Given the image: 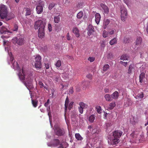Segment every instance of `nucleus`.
I'll list each match as a JSON object with an SVG mask.
<instances>
[{"label": "nucleus", "instance_id": "nucleus-1", "mask_svg": "<svg viewBox=\"0 0 148 148\" xmlns=\"http://www.w3.org/2000/svg\"><path fill=\"white\" fill-rule=\"evenodd\" d=\"M123 132L120 130L115 131L113 133V135L108 138V142L110 145H114L117 144L119 142V139L120 138Z\"/></svg>", "mask_w": 148, "mask_h": 148}, {"label": "nucleus", "instance_id": "nucleus-2", "mask_svg": "<svg viewBox=\"0 0 148 148\" xmlns=\"http://www.w3.org/2000/svg\"><path fill=\"white\" fill-rule=\"evenodd\" d=\"M45 23H43L41 20H38L35 22L34 27L35 29L38 30H44Z\"/></svg>", "mask_w": 148, "mask_h": 148}, {"label": "nucleus", "instance_id": "nucleus-3", "mask_svg": "<svg viewBox=\"0 0 148 148\" xmlns=\"http://www.w3.org/2000/svg\"><path fill=\"white\" fill-rule=\"evenodd\" d=\"M35 66L37 69L42 68L41 58L39 55H36L35 58Z\"/></svg>", "mask_w": 148, "mask_h": 148}, {"label": "nucleus", "instance_id": "nucleus-4", "mask_svg": "<svg viewBox=\"0 0 148 148\" xmlns=\"http://www.w3.org/2000/svg\"><path fill=\"white\" fill-rule=\"evenodd\" d=\"M7 16V8L4 5H2L0 7V16L1 19L5 18Z\"/></svg>", "mask_w": 148, "mask_h": 148}, {"label": "nucleus", "instance_id": "nucleus-5", "mask_svg": "<svg viewBox=\"0 0 148 148\" xmlns=\"http://www.w3.org/2000/svg\"><path fill=\"white\" fill-rule=\"evenodd\" d=\"M54 132L56 135L58 136H64L65 134V132L64 129L61 128L56 126H54Z\"/></svg>", "mask_w": 148, "mask_h": 148}, {"label": "nucleus", "instance_id": "nucleus-6", "mask_svg": "<svg viewBox=\"0 0 148 148\" xmlns=\"http://www.w3.org/2000/svg\"><path fill=\"white\" fill-rule=\"evenodd\" d=\"M12 42L14 44L17 43L18 45H21L24 44V38L21 36L19 37L18 38L17 37L14 38L12 39Z\"/></svg>", "mask_w": 148, "mask_h": 148}, {"label": "nucleus", "instance_id": "nucleus-7", "mask_svg": "<svg viewBox=\"0 0 148 148\" xmlns=\"http://www.w3.org/2000/svg\"><path fill=\"white\" fill-rule=\"evenodd\" d=\"M121 19L123 21H124L125 18L127 16V10L126 8L123 7H121Z\"/></svg>", "mask_w": 148, "mask_h": 148}, {"label": "nucleus", "instance_id": "nucleus-8", "mask_svg": "<svg viewBox=\"0 0 148 148\" xmlns=\"http://www.w3.org/2000/svg\"><path fill=\"white\" fill-rule=\"evenodd\" d=\"M9 56L10 57V60L11 63L12 64V66L14 69H15V65H16L17 66H18V63L17 62H15V61H14V58L13 57V56L12 55L11 53H9Z\"/></svg>", "mask_w": 148, "mask_h": 148}, {"label": "nucleus", "instance_id": "nucleus-9", "mask_svg": "<svg viewBox=\"0 0 148 148\" xmlns=\"http://www.w3.org/2000/svg\"><path fill=\"white\" fill-rule=\"evenodd\" d=\"M100 6L102 8L103 11L105 13L107 14L109 13V9L107 6L102 3L100 4Z\"/></svg>", "mask_w": 148, "mask_h": 148}, {"label": "nucleus", "instance_id": "nucleus-10", "mask_svg": "<svg viewBox=\"0 0 148 148\" xmlns=\"http://www.w3.org/2000/svg\"><path fill=\"white\" fill-rule=\"evenodd\" d=\"M9 32L10 31L3 26H2L0 29V33L1 34H5Z\"/></svg>", "mask_w": 148, "mask_h": 148}, {"label": "nucleus", "instance_id": "nucleus-11", "mask_svg": "<svg viewBox=\"0 0 148 148\" xmlns=\"http://www.w3.org/2000/svg\"><path fill=\"white\" fill-rule=\"evenodd\" d=\"M22 73H21V72H20L18 73V75L20 79L22 80H24L25 79V73L23 69H22Z\"/></svg>", "mask_w": 148, "mask_h": 148}, {"label": "nucleus", "instance_id": "nucleus-12", "mask_svg": "<svg viewBox=\"0 0 148 148\" xmlns=\"http://www.w3.org/2000/svg\"><path fill=\"white\" fill-rule=\"evenodd\" d=\"M94 28L91 25H89L88 27V34L90 36L94 32Z\"/></svg>", "mask_w": 148, "mask_h": 148}, {"label": "nucleus", "instance_id": "nucleus-13", "mask_svg": "<svg viewBox=\"0 0 148 148\" xmlns=\"http://www.w3.org/2000/svg\"><path fill=\"white\" fill-rule=\"evenodd\" d=\"M73 32L74 34L77 37H79V36L80 35L79 33V31L78 28L75 27L73 28Z\"/></svg>", "mask_w": 148, "mask_h": 148}, {"label": "nucleus", "instance_id": "nucleus-14", "mask_svg": "<svg viewBox=\"0 0 148 148\" xmlns=\"http://www.w3.org/2000/svg\"><path fill=\"white\" fill-rule=\"evenodd\" d=\"M145 73L143 72L141 73L139 76V82L140 83H142L145 80Z\"/></svg>", "mask_w": 148, "mask_h": 148}, {"label": "nucleus", "instance_id": "nucleus-15", "mask_svg": "<svg viewBox=\"0 0 148 148\" xmlns=\"http://www.w3.org/2000/svg\"><path fill=\"white\" fill-rule=\"evenodd\" d=\"M36 10L37 13L38 14H40L42 12L43 8L42 6L38 5L36 6Z\"/></svg>", "mask_w": 148, "mask_h": 148}, {"label": "nucleus", "instance_id": "nucleus-16", "mask_svg": "<svg viewBox=\"0 0 148 148\" xmlns=\"http://www.w3.org/2000/svg\"><path fill=\"white\" fill-rule=\"evenodd\" d=\"M38 31V37L40 38H43L45 36L44 30H39Z\"/></svg>", "mask_w": 148, "mask_h": 148}, {"label": "nucleus", "instance_id": "nucleus-17", "mask_svg": "<svg viewBox=\"0 0 148 148\" xmlns=\"http://www.w3.org/2000/svg\"><path fill=\"white\" fill-rule=\"evenodd\" d=\"M133 64H130L129 66L127 73L129 74H131L132 72L134 71L135 69Z\"/></svg>", "mask_w": 148, "mask_h": 148}, {"label": "nucleus", "instance_id": "nucleus-18", "mask_svg": "<svg viewBox=\"0 0 148 148\" xmlns=\"http://www.w3.org/2000/svg\"><path fill=\"white\" fill-rule=\"evenodd\" d=\"M95 21L96 23L98 24L99 23L101 18L100 14L98 13H96L95 15Z\"/></svg>", "mask_w": 148, "mask_h": 148}, {"label": "nucleus", "instance_id": "nucleus-19", "mask_svg": "<svg viewBox=\"0 0 148 148\" xmlns=\"http://www.w3.org/2000/svg\"><path fill=\"white\" fill-rule=\"evenodd\" d=\"M142 42V39L141 37H138L137 38L135 42V45L137 46L140 45Z\"/></svg>", "mask_w": 148, "mask_h": 148}, {"label": "nucleus", "instance_id": "nucleus-20", "mask_svg": "<svg viewBox=\"0 0 148 148\" xmlns=\"http://www.w3.org/2000/svg\"><path fill=\"white\" fill-rule=\"evenodd\" d=\"M111 96L112 98L115 99H117L119 97V93L117 91H116L114 92L112 95Z\"/></svg>", "mask_w": 148, "mask_h": 148}, {"label": "nucleus", "instance_id": "nucleus-21", "mask_svg": "<svg viewBox=\"0 0 148 148\" xmlns=\"http://www.w3.org/2000/svg\"><path fill=\"white\" fill-rule=\"evenodd\" d=\"M104 97L106 101H111L112 100V98L109 94H106L104 96Z\"/></svg>", "mask_w": 148, "mask_h": 148}, {"label": "nucleus", "instance_id": "nucleus-22", "mask_svg": "<svg viewBox=\"0 0 148 148\" xmlns=\"http://www.w3.org/2000/svg\"><path fill=\"white\" fill-rule=\"evenodd\" d=\"M69 103V99L68 97L66 98L65 103V115L66 113V110L68 106Z\"/></svg>", "mask_w": 148, "mask_h": 148}, {"label": "nucleus", "instance_id": "nucleus-23", "mask_svg": "<svg viewBox=\"0 0 148 148\" xmlns=\"http://www.w3.org/2000/svg\"><path fill=\"white\" fill-rule=\"evenodd\" d=\"M95 119V115L92 114L89 117L88 120L90 123H93Z\"/></svg>", "mask_w": 148, "mask_h": 148}, {"label": "nucleus", "instance_id": "nucleus-24", "mask_svg": "<svg viewBox=\"0 0 148 148\" xmlns=\"http://www.w3.org/2000/svg\"><path fill=\"white\" fill-rule=\"evenodd\" d=\"M124 42L126 44H127L128 43H130L131 41L130 38L128 37H125L124 38Z\"/></svg>", "mask_w": 148, "mask_h": 148}, {"label": "nucleus", "instance_id": "nucleus-25", "mask_svg": "<svg viewBox=\"0 0 148 148\" xmlns=\"http://www.w3.org/2000/svg\"><path fill=\"white\" fill-rule=\"evenodd\" d=\"M75 137L78 140H82L83 139V138L81 136L79 133H76L75 135Z\"/></svg>", "mask_w": 148, "mask_h": 148}, {"label": "nucleus", "instance_id": "nucleus-26", "mask_svg": "<svg viewBox=\"0 0 148 148\" xmlns=\"http://www.w3.org/2000/svg\"><path fill=\"white\" fill-rule=\"evenodd\" d=\"M60 144V141L58 139H55L53 140V144L56 146H57Z\"/></svg>", "mask_w": 148, "mask_h": 148}, {"label": "nucleus", "instance_id": "nucleus-27", "mask_svg": "<svg viewBox=\"0 0 148 148\" xmlns=\"http://www.w3.org/2000/svg\"><path fill=\"white\" fill-rule=\"evenodd\" d=\"M129 58V57L128 56L126 55H123L120 58V59L121 60H127Z\"/></svg>", "mask_w": 148, "mask_h": 148}, {"label": "nucleus", "instance_id": "nucleus-28", "mask_svg": "<svg viewBox=\"0 0 148 148\" xmlns=\"http://www.w3.org/2000/svg\"><path fill=\"white\" fill-rule=\"evenodd\" d=\"M117 42V40L116 38H115L113 39L110 42V44L111 45H113L116 44Z\"/></svg>", "mask_w": 148, "mask_h": 148}, {"label": "nucleus", "instance_id": "nucleus-29", "mask_svg": "<svg viewBox=\"0 0 148 148\" xmlns=\"http://www.w3.org/2000/svg\"><path fill=\"white\" fill-rule=\"evenodd\" d=\"M116 106V104L115 102H112L110 103L109 105V108L110 109H112Z\"/></svg>", "mask_w": 148, "mask_h": 148}, {"label": "nucleus", "instance_id": "nucleus-30", "mask_svg": "<svg viewBox=\"0 0 148 148\" xmlns=\"http://www.w3.org/2000/svg\"><path fill=\"white\" fill-rule=\"evenodd\" d=\"M32 102L33 106L34 107L36 108L37 107L38 103L37 101L32 99Z\"/></svg>", "mask_w": 148, "mask_h": 148}, {"label": "nucleus", "instance_id": "nucleus-31", "mask_svg": "<svg viewBox=\"0 0 148 148\" xmlns=\"http://www.w3.org/2000/svg\"><path fill=\"white\" fill-rule=\"evenodd\" d=\"M83 15V12L82 11H80L77 14V17L78 18L81 19Z\"/></svg>", "mask_w": 148, "mask_h": 148}, {"label": "nucleus", "instance_id": "nucleus-32", "mask_svg": "<svg viewBox=\"0 0 148 148\" xmlns=\"http://www.w3.org/2000/svg\"><path fill=\"white\" fill-rule=\"evenodd\" d=\"M97 112L99 114H101V112L102 109L101 106H97L96 107Z\"/></svg>", "mask_w": 148, "mask_h": 148}, {"label": "nucleus", "instance_id": "nucleus-33", "mask_svg": "<svg viewBox=\"0 0 148 148\" xmlns=\"http://www.w3.org/2000/svg\"><path fill=\"white\" fill-rule=\"evenodd\" d=\"M60 20V17L59 16H55L54 18V21L55 23H58Z\"/></svg>", "mask_w": 148, "mask_h": 148}, {"label": "nucleus", "instance_id": "nucleus-34", "mask_svg": "<svg viewBox=\"0 0 148 148\" xmlns=\"http://www.w3.org/2000/svg\"><path fill=\"white\" fill-rule=\"evenodd\" d=\"M26 13L25 15L26 16L29 15H30L31 13V10H30L29 8H27L26 10Z\"/></svg>", "mask_w": 148, "mask_h": 148}, {"label": "nucleus", "instance_id": "nucleus-35", "mask_svg": "<svg viewBox=\"0 0 148 148\" xmlns=\"http://www.w3.org/2000/svg\"><path fill=\"white\" fill-rule=\"evenodd\" d=\"M109 68V66L108 64H106L104 65L103 67V70L106 71L108 70Z\"/></svg>", "mask_w": 148, "mask_h": 148}, {"label": "nucleus", "instance_id": "nucleus-36", "mask_svg": "<svg viewBox=\"0 0 148 148\" xmlns=\"http://www.w3.org/2000/svg\"><path fill=\"white\" fill-rule=\"evenodd\" d=\"M79 105L80 106L79 107L82 108L84 109L86 107V106H87L83 102H80Z\"/></svg>", "mask_w": 148, "mask_h": 148}, {"label": "nucleus", "instance_id": "nucleus-37", "mask_svg": "<svg viewBox=\"0 0 148 148\" xmlns=\"http://www.w3.org/2000/svg\"><path fill=\"white\" fill-rule=\"evenodd\" d=\"M107 57L108 59L112 60L113 57V55L112 53H109L108 54Z\"/></svg>", "mask_w": 148, "mask_h": 148}, {"label": "nucleus", "instance_id": "nucleus-38", "mask_svg": "<svg viewBox=\"0 0 148 148\" xmlns=\"http://www.w3.org/2000/svg\"><path fill=\"white\" fill-rule=\"evenodd\" d=\"M110 21L108 19H106L105 22L103 24L104 25V28H105V27H106L107 25L110 23Z\"/></svg>", "mask_w": 148, "mask_h": 148}, {"label": "nucleus", "instance_id": "nucleus-39", "mask_svg": "<svg viewBox=\"0 0 148 148\" xmlns=\"http://www.w3.org/2000/svg\"><path fill=\"white\" fill-rule=\"evenodd\" d=\"M61 61L60 60H58L55 64V65L57 67H59L61 66Z\"/></svg>", "mask_w": 148, "mask_h": 148}, {"label": "nucleus", "instance_id": "nucleus-40", "mask_svg": "<svg viewBox=\"0 0 148 148\" xmlns=\"http://www.w3.org/2000/svg\"><path fill=\"white\" fill-rule=\"evenodd\" d=\"M127 106H131L132 104V101H131V100L129 99H127Z\"/></svg>", "mask_w": 148, "mask_h": 148}, {"label": "nucleus", "instance_id": "nucleus-41", "mask_svg": "<svg viewBox=\"0 0 148 148\" xmlns=\"http://www.w3.org/2000/svg\"><path fill=\"white\" fill-rule=\"evenodd\" d=\"M55 5V3H52L49 4V8L50 10H51Z\"/></svg>", "mask_w": 148, "mask_h": 148}, {"label": "nucleus", "instance_id": "nucleus-42", "mask_svg": "<svg viewBox=\"0 0 148 148\" xmlns=\"http://www.w3.org/2000/svg\"><path fill=\"white\" fill-rule=\"evenodd\" d=\"M137 96L138 97L139 99L143 98L144 97V94L143 92H141L140 93L138 94Z\"/></svg>", "mask_w": 148, "mask_h": 148}, {"label": "nucleus", "instance_id": "nucleus-43", "mask_svg": "<svg viewBox=\"0 0 148 148\" xmlns=\"http://www.w3.org/2000/svg\"><path fill=\"white\" fill-rule=\"evenodd\" d=\"M28 90L32 89L33 88V86L32 84L25 85Z\"/></svg>", "mask_w": 148, "mask_h": 148}, {"label": "nucleus", "instance_id": "nucleus-44", "mask_svg": "<svg viewBox=\"0 0 148 148\" xmlns=\"http://www.w3.org/2000/svg\"><path fill=\"white\" fill-rule=\"evenodd\" d=\"M59 74H56L53 77V79L56 81H57L58 78H59Z\"/></svg>", "mask_w": 148, "mask_h": 148}, {"label": "nucleus", "instance_id": "nucleus-45", "mask_svg": "<svg viewBox=\"0 0 148 148\" xmlns=\"http://www.w3.org/2000/svg\"><path fill=\"white\" fill-rule=\"evenodd\" d=\"M18 26L17 24H14V28L13 29V31H17L18 30Z\"/></svg>", "mask_w": 148, "mask_h": 148}, {"label": "nucleus", "instance_id": "nucleus-46", "mask_svg": "<svg viewBox=\"0 0 148 148\" xmlns=\"http://www.w3.org/2000/svg\"><path fill=\"white\" fill-rule=\"evenodd\" d=\"M88 60L90 62H92L95 60V58L94 57H90L88 58Z\"/></svg>", "mask_w": 148, "mask_h": 148}, {"label": "nucleus", "instance_id": "nucleus-47", "mask_svg": "<svg viewBox=\"0 0 148 148\" xmlns=\"http://www.w3.org/2000/svg\"><path fill=\"white\" fill-rule=\"evenodd\" d=\"M106 43V41L105 40L102 41L101 43V46L102 47H105Z\"/></svg>", "mask_w": 148, "mask_h": 148}, {"label": "nucleus", "instance_id": "nucleus-48", "mask_svg": "<svg viewBox=\"0 0 148 148\" xmlns=\"http://www.w3.org/2000/svg\"><path fill=\"white\" fill-rule=\"evenodd\" d=\"M38 84L40 86V87L41 88H42L44 86V84L42 81H39L38 82Z\"/></svg>", "mask_w": 148, "mask_h": 148}, {"label": "nucleus", "instance_id": "nucleus-49", "mask_svg": "<svg viewBox=\"0 0 148 148\" xmlns=\"http://www.w3.org/2000/svg\"><path fill=\"white\" fill-rule=\"evenodd\" d=\"M120 63L125 66H126L127 64V62H123L122 61H120Z\"/></svg>", "mask_w": 148, "mask_h": 148}, {"label": "nucleus", "instance_id": "nucleus-50", "mask_svg": "<svg viewBox=\"0 0 148 148\" xmlns=\"http://www.w3.org/2000/svg\"><path fill=\"white\" fill-rule=\"evenodd\" d=\"M32 84V82L31 80H27V82H25L24 83L25 85H30Z\"/></svg>", "mask_w": 148, "mask_h": 148}, {"label": "nucleus", "instance_id": "nucleus-51", "mask_svg": "<svg viewBox=\"0 0 148 148\" xmlns=\"http://www.w3.org/2000/svg\"><path fill=\"white\" fill-rule=\"evenodd\" d=\"M73 103H74L73 102H71L70 103L69 105V107H68L69 109V110H71V108H72L73 106Z\"/></svg>", "mask_w": 148, "mask_h": 148}, {"label": "nucleus", "instance_id": "nucleus-52", "mask_svg": "<svg viewBox=\"0 0 148 148\" xmlns=\"http://www.w3.org/2000/svg\"><path fill=\"white\" fill-rule=\"evenodd\" d=\"M83 109L84 108H82L79 107L78 108V109L80 113L81 114H82L83 113Z\"/></svg>", "mask_w": 148, "mask_h": 148}, {"label": "nucleus", "instance_id": "nucleus-53", "mask_svg": "<svg viewBox=\"0 0 148 148\" xmlns=\"http://www.w3.org/2000/svg\"><path fill=\"white\" fill-rule=\"evenodd\" d=\"M48 28L49 32H51L52 31V27L51 25L49 23L48 25Z\"/></svg>", "mask_w": 148, "mask_h": 148}, {"label": "nucleus", "instance_id": "nucleus-54", "mask_svg": "<svg viewBox=\"0 0 148 148\" xmlns=\"http://www.w3.org/2000/svg\"><path fill=\"white\" fill-rule=\"evenodd\" d=\"M45 66L47 69H49V68L50 64L49 63H45Z\"/></svg>", "mask_w": 148, "mask_h": 148}, {"label": "nucleus", "instance_id": "nucleus-55", "mask_svg": "<svg viewBox=\"0 0 148 148\" xmlns=\"http://www.w3.org/2000/svg\"><path fill=\"white\" fill-rule=\"evenodd\" d=\"M69 92L71 94H72L73 93V88H70L69 89Z\"/></svg>", "mask_w": 148, "mask_h": 148}, {"label": "nucleus", "instance_id": "nucleus-56", "mask_svg": "<svg viewBox=\"0 0 148 148\" xmlns=\"http://www.w3.org/2000/svg\"><path fill=\"white\" fill-rule=\"evenodd\" d=\"M66 39L68 40H71L70 37L69 36V33H67L66 35Z\"/></svg>", "mask_w": 148, "mask_h": 148}, {"label": "nucleus", "instance_id": "nucleus-57", "mask_svg": "<svg viewBox=\"0 0 148 148\" xmlns=\"http://www.w3.org/2000/svg\"><path fill=\"white\" fill-rule=\"evenodd\" d=\"M86 77L90 79H91L92 78V75L91 74H89L86 75Z\"/></svg>", "mask_w": 148, "mask_h": 148}, {"label": "nucleus", "instance_id": "nucleus-58", "mask_svg": "<svg viewBox=\"0 0 148 148\" xmlns=\"http://www.w3.org/2000/svg\"><path fill=\"white\" fill-rule=\"evenodd\" d=\"M104 91L105 93H108L109 92V89L108 88H105L104 89Z\"/></svg>", "mask_w": 148, "mask_h": 148}, {"label": "nucleus", "instance_id": "nucleus-59", "mask_svg": "<svg viewBox=\"0 0 148 148\" xmlns=\"http://www.w3.org/2000/svg\"><path fill=\"white\" fill-rule=\"evenodd\" d=\"M1 37L3 38H8L9 37V36H5L4 35H3L1 36Z\"/></svg>", "mask_w": 148, "mask_h": 148}, {"label": "nucleus", "instance_id": "nucleus-60", "mask_svg": "<svg viewBox=\"0 0 148 148\" xmlns=\"http://www.w3.org/2000/svg\"><path fill=\"white\" fill-rule=\"evenodd\" d=\"M103 37L104 38H106L107 36V34H105V33L104 31L103 32Z\"/></svg>", "mask_w": 148, "mask_h": 148}, {"label": "nucleus", "instance_id": "nucleus-61", "mask_svg": "<svg viewBox=\"0 0 148 148\" xmlns=\"http://www.w3.org/2000/svg\"><path fill=\"white\" fill-rule=\"evenodd\" d=\"M48 115L49 116V118L51 117V111H49V112H48Z\"/></svg>", "mask_w": 148, "mask_h": 148}, {"label": "nucleus", "instance_id": "nucleus-62", "mask_svg": "<svg viewBox=\"0 0 148 148\" xmlns=\"http://www.w3.org/2000/svg\"><path fill=\"white\" fill-rule=\"evenodd\" d=\"M114 30H112L110 32V34L111 35H112L114 33Z\"/></svg>", "mask_w": 148, "mask_h": 148}, {"label": "nucleus", "instance_id": "nucleus-63", "mask_svg": "<svg viewBox=\"0 0 148 148\" xmlns=\"http://www.w3.org/2000/svg\"><path fill=\"white\" fill-rule=\"evenodd\" d=\"M49 104L47 103L46 102L44 104V106L45 107H47L48 106Z\"/></svg>", "mask_w": 148, "mask_h": 148}, {"label": "nucleus", "instance_id": "nucleus-64", "mask_svg": "<svg viewBox=\"0 0 148 148\" xmlns=\"http://www.w3.org/2000/svg\"><path fill=\"white\" fill-rule=\"evenodd\" d=\"M58 148H64L63 145L62 144H60Z\"/></svg>", "mask_w": 148, "mask_h": 148}]
</instances>
